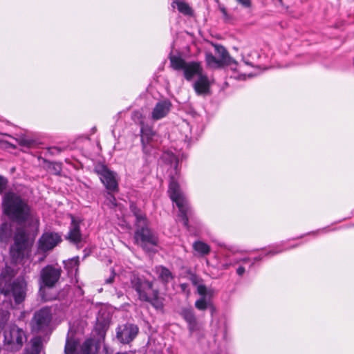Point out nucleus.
<instances>
[{"label": "nucleus", "instance_id": "nucleus-1", "mask_svg": "<svg viewBox=\"0 0 354 354\" xmlns=\"http://www.w3.org/2000/svg\"><path fill=\"white\" fill-rule=\"evenodd\" d=\"M3 212L8 218L22 227L37 230L39 218L28 201L14 192L5 194L2 201Z\"/></svg>", "mask_w": 354, "mask_h": 354}, {"label": "nucleus", "instance_id": "nucleus-2", "mask_svg": "<svg viewBox=\"0 0 354 354\" xmlns=\"http://www.w3.org/2000/svg\"><path fill=\"white\" fill-rule=\"evenodd\" d=\"M16 271L6 266L0 273V293L6 297H13L15 304H19L25 299L26 283L24 280L17 278Z\"/></svg>", "mask_w": 354, "mask_h": 354}, {"label": "nucleus", "instance_id": "nucleus-3", "mask_svg": "<svg viewBox=\"0 0 354 354\" xmlns=\"http://www.w3.org/2000/svg\"><path fill=\"white\" fill-rule=\"evenodd\" d=\"M130 208L136 217L135 242L144 250L151 251L153 248L158 245V239L148 228L146 217L141 210L133 204L131 205Z\"/></svg>", "mask_w": 354, "mask_h": 354}, {"label": "nucleus", "instance_id": "nucleus-4", "mask_svg": "<svg viewBox=\"0 0 354 354\" xmlns=\"http://www.w3.org/2000/svg\"><path fill=\"white\" fill-rule=\"evenodd\" d=\"M130 282L140 301L149 302L156 309L163 308L164 298L160 296L158 290H153L151 296L147 294V290L153 288V283L152 281L147 280L143 276L133 274L130 278Z\"/></svg>", "mask_w": 354, "mask_h": 354}, {"label": "nucleus", "instance_id": "nucleus-5", "mask_svg": "<svg viewBox=\"0 0 354 354\" xmlns=\"http://www.w3.org/2000/svg\"><path fill=\"white\" fill-rule=\"evenodd\" d=\"M169 193L171 199L174 202L179 209L178 216L181 218L183 224L188 226L187 214L189 212L188 203L184 194L180 191L178 179L175 176H171L169 185Z\"/></svg>", "mask_w": 354, "mask_h": 354}, {"label": "nucleus", "instance_id": "nucleus-6", "mask_svg": "<svg viewBox=\"0 0 354 354\" xmlns=\"http://www.w3.org/2000/svg\"><path fill=\"white\" fill-rule=\"evenodd\" d=\"M28 247V236L21 227L17 228L14 234V243L10 249V254L15 263L20 262L24 257Z\"/></svg>", "mask_w": 354, "mask_h": 354}, {"label": "nucleus", "instance_id": "nucleus-7", "mask_svg": "<svg viewBox=\"0 0 354 354\" xmlns=\"http://www.w3.org/2000/svg\"><path fill=\"white\" fill-rule=\"evenodd\" d=\"M170 62L174 70L183 71L184 77L188 81L192 80L194 76L199 77L203 73V68L199 62H187L178 56H171Z\"/></svg>", "mask_w": 354, "mask_h": 354}, {"label": "nucleus", "instance_id": "nucleus-8", "mask_svg": "<svg viewBox=\"0 0 354 354\" xmlns=\"http://www.w3.org/2000/svg\"><path fill=\"white\" fill-rule=\"evenodd\" d=\"M26 341V336L24 331L16 325L9 326L4 331V342L10 350L17 351L20 349Z\"/></svg>", "mask_w": 354, "mask_h": 354}, {"label": "nucleus", "instance_id": "nucleus-9", "mask_svg": "<svg viewBox=\"0 0 354 354\" xmlns=\"http://www.w3.org/2000/svg\"><path fill=\"white\" fill-rule=\"evenodd\" d=\"M62 270L60 268H55L52 266H47L44 268L40 273L41 281V288L46 286L53 288L59 279Z\"/></svg>", "mask_w": 354, "mask_h": 354}, {"label": "nucleus", "instance_id": "nucleus-10", "mask_svg": "<svg viewBox=\"0 0 354 354\" xmlns=\"http://www.w3.org/2000/svg\"><path fill=\"white\" fill-rule=\"evenodd\" d=\"M95 171L100 176L102 183L107 189L113 192L118 189V183L114 174L109 170L105 165H97L95 167Z\"/></svg>", "mask_w": 354, "mask_h": 354}, {"label": "nucleus", "instance_id": "nucleus-11", "mask_svg": "<svg viewBox=\"0 0 354 354\" xmlns=\"http://www.w3.org/2000/svg\"><path fill=\"white\" fill-rule=\"evenodd\" d=\"M138 327L133 324H126L118 328L117 338L123 344L133 341L138 333Z\"/></svg>", "mask_w": 354, "mask_h": 354}, {"label": "nucleus", "instance_id": "nucleus-12", "mask_svg": "<svg viewBox=\"0 0 354 354\" xmlns=\"http://www.w3.org/2000/svg\"><path fill=\"white\" fill-rule=\"evenodd\" d=\"M62 241L61 236L55 232H46L39 239V250L46 252L53 249Z\"/></svg>", "mask_w": 354, "mask_h": 354}, {"label": "nucleus", "instance_id": "nucleus-13", "mask_svg": "<svg viewBox=\"0 0 354 354\" xmlns=\"http://www.w3.org/2000/svg\"><path fill=\"white\" fill-rule=\"evenodd\" d=\"M51 320V310L49 308H43L34 316L32 328L35 330H41L46 327Z\"/></svg>", "mask_w": 354, "mask_h": 354}, {"label": "nucleus", "instance_id": "nucleus-14", "mask_svg": "<svg viewBox=\"0 0 354 354\" xmlns=\"http://www.w3.org/2000/svg\"><path fill=\"white\" fill-rule=\"evenodd\" d=\"M153 270L157 277V280L163 285L165 288H167L168 284L174 279L172 272L163 266H156Z\"/></svg>", "mask_w": 354, "mask_h": 354}, {"label": "nucleus", "instance_id": "nucleus-15", "mask_svg": "<svg viewBox=\"0 0 354 354\" xmlns=\"http://www.w3.org/2000/svg\"><path fill=\"white\" fill-rule=\"evenodd\" d=\"M140 133L141 142L145 150L147 149V145H153L154 142H158V136L148 125L142 123Z\"/></svg>", "mask_w": 354, "mask_h": 354}, {"label": "nucleus", "instance_id": "nucleus-16", "mask_svg": "<svg viewBox=\"0 0 354 354\" xmlns=\"http://www.w3.org/2000/svg\"><path fill=\"white\" fill-rule=\"evenodd\" d=\"M171 107V104L169 100L158 102L151 112V118L155 120H158L165 117L169 112Z\"/></svg>", "mask_w": 354, "mask_h": 354}, {"label": "nucleus", "instance_id": "nucleus-17", "mask_svg": "<svg viewBox=\"0 0 354 354\" xmlns=\"http://www.w3.org/2000/svg\"><path fill=\"white\" fill-rule=\"evenodd\" d=\"M99 336L97 344H95L93 339H88L83 343L81 348L82 354H93L98 349L100 342L105 337V331L101 330L99 332Z\"/></svg>", "mask_w": 354, "mask_h": 354}, {"label": "nucleus", "instance_id": "nucleus-18", "mask_svg": "<svg viewBox=\"0 0 354 354\" xmlns=\"http://www.w3.org/2000/svg\"><path fill=\"white\" fill-rule=\"evenodd\" d=\"M210 84L208 77L203 73L194 82V88L198 95H205L209 91Z\"/></svg>", "mask_w": 354, "mask_h": 354}, {"label": "nucleus", "instance_id": "nucleus-19", "mask_svg": "<svg viewBox=\"0 0 354 354\" xmlns=\"http://www.w3.org/2000/svg\"><path fill=\"white\" fill-rule=\"evenodd\" d=\"M198 294L201 296V297L196 301L195 306L200 310H205L208 306L207 297H211L213 295V290L211 289H207L205 286H199Z\"/></svg>", "mask_w": 354, "mask_h": 354}, {"label": "nucleus", "instance_id": "nucleus-20", "mask_svg": "<svg viewBox=\"0 0 354 354\" xmlns=\"http://www.w3.org/2000/svg\"><path fill=\"white\" fill-rule=\"evenodd\" d=\"M71 242L78 245L82 240V234L80 229V223L73 217H72L71 224L69 232L66 236Z\"/></svg>", "mask_w": 354, "mask_h": 354}, {"label": "nucleus", "instance_id": "nucleus-21", "mask_svg": "<svg viewBox=\"0 0 354 354\" xmlns=\"http://www.w3.org/2000/svg\"><path fill=\"white\" fill-rule=\"evenodd\" d=\"M181 316L188 324V328L190 332L197 329V322L194 313L191 308H183L180 313Z\"/></svg>", "mask_w": 354, "mask_h": 354}, {"label": "nucleus", "instance_id": "nucleus-22", "mask_svg": "<svg viewBox=\"0 0 354 354\" xmlns=\"http://www.w3.org/2000/svg\"><path fill=\"white\" fill-rule=\"evenodd\" d=\"M216 57H218L225 65H231L236 62L230 56L227 50L221 45L214 44Z\"/></svg>", "mask_w": 354, "mask_h": 354}, {"label": "nucleus", "instance_id": "nucleus-23", "mask_svg": "<svg viewBox=\"0 0 354 354\" xmlns=\"http://www.w3.org/2000/svg\"><path fill=\"white\" fill-rule=\"evenodd\" d=\"M205 62L207 66L211 68H218L225 66L218 57L214 56L212 53L208 52L205 53Z\"/></svg>", "mask_w": 354, "mask_h": 354}, {"label": "nucleus", "instance_id": "nucleus-24", "mask_svg": "<svg viewBox=\"0 0 354 354\" xmlns=\"http://www.w3.org/2000/svg\"><path fill=\"white\" fill-rule=\"evenodd\" d=\"M12 234V227L8 223H3L0 226V241L7 243Z\"/></svg>", "mask_w": 354, "mask_h": 354}, {"label": "nucleus", "instance_id": "nucleus-25", "mask_svg": "<svg viewBox=\"0 0 354 354\" xmlns=\"http://www.w3.org/2000/svg\"><path fill=\"white\" fill-rule=\"evenodd\" d=\"M176 6L178 10L186 15L192 14V9L189 5L184 1L174 0L171 3V6L175 7Z\"/></svg>", "mask_w": 354, "mask_h": 354}, {"label": "nucleus", "instance_id": "nucleus-26", "mask_svg": "<svg viewBox=\"0 0 354 354\" xmlns=\"http://www.w3.org/2000/svg\"><path fill=\"white\" fill-rule=\"evenodd\" d=\"M193 248L201 256L207 255L210 252V247L205 243L201 241L194 242L193 243Z\"/></svg>", "mask_w": 354, "mask_h": 354}, {"label": "nucleus", "instance_id": "nucleus-27", "mask_svg": "<svg viewBox=\"0 0 354 354\" xmlns=\"http://www.w3.org/2000/svg\"><path fill=\"white\" fill-rule=\"evenodd\" d=\"M64 266L68 272H71V274L73 271L76 272L79 266V257H73L68 259L67 261H64Z\"/></svg>", "mask_w": 354, "mask_h": 354}, {"label": "nucleus", "instance_id": "nucleus-28", "mask_svg": "<svg viewBox=\"0 0 354 354\" xmlns=\"http://www.w3.org/2000/svg\"><path fill=\"white\" fill-rule=\"evenodd\" d=\"M77 346V342L67 339L64 349L65 354H79Z\"/></svg>", "mask_w": 354, "mask_h": 354}, {"label": "nucleus", "instance_id": "nucleus-29", "mask_svg": "<svg viewBox=\"0 0 354 354\" xmlns=\"http://www.w3.org/2000/svg\"><path fill=\"white\" fill-rule=\"evenodd\" d=\"M41 351V342L35 338L32 340V354H39Z\"/></svg>", "mask_w": 354, "mask_h": 354}, {"label": "nucleus", "instance_id": "nucleus-30", "mask_svg": "<svg viewBox=\"0 0 354 354\" xmlns=\"http://www.w3.org/2000/svg\"><path fill=\"white\" fill-rule=\"evenodd\" d=\"M106 205H107L109 207H113L116 206V200L115 196L111 194L110 192H108L106 196L105 201Z\"/></svg>", "mask_w": 354, "mask_h": 354}, {"label": "nucleus", "instance_id": "nucleus-31", "mask_svg": "<svg viewBox=\"0 0 354 354\" xmlns=\"http://www.w3.org/2000/svg\"><path fill=\"white\" fill-rule=\"evenodd\" d=\"M190 280L192 283V284L195 286H196L197 288V292L198 293V286H205L203 283H202V279L198 278V277L195 276V275H193L190 277Z\"/></svg>", "mask_w": 354, "mask_h": 354}, {"label": "nucleus", "instance_id": "nucleus-32", "mask_svg": "<svg viewBox=\"0 0 354 354\" xmlns=\"http://www.w3.org/2000/svg\"><path fill=\"white\" fill-rule=\"evenodd\" d=\"M7 184L8 180L5 177L0 176V194L3 193L6 189Z\"/></svg>", "mask_w": 354, "mask_h": 354}, {"label": "nucleus", "instance_id": "nucleus-33", "mask_svg": "<svg viewBox=\"0 0 354 354\" xmlns=\"http://www.w3.org/2000/svg\"><path fill=\"white\" fill-rule=\"evenodd\" d=\"M236 2L243 8H249L252 6L251 0H236Z\"/></svg>", "mask_w": 354, "mask_h": 354}, {"label": "nucleus", "instance_id": "nucleus-34", "mask_svg": "<svg viewBox=\"0 0 354 354\" xmlns=\"http://www.w3.org/2000/svg\"><path fill=\"white\" fill-rule=\"evenodd\" d=\"M33 142L31 140L21 138L19 140V145L24 147H30L32 145Z\"/></svg>", "mask_w": 354, "mask_h": 354}, {"label": "nucleus", "instance_id": "nucleus-35", "mask_svg": "<svg viewBox=\"0 0 354 354\" xmlns=\"http://www.w3.org/2000/svg\"><path fill=\"white\" fill-rule=\"evenodd\" d=\"M218 8H219V10L221 11V12L223 14V18L225 19V20L230 19V17L229 15L227 14L226 8L224 7V6L219 4Z\"/></svg>", "mask_w": 354, "mask_h": 354}, {"label": "nucleus", "instance_id": "nucleus-36", "mask_svg": "<svg viewBox=\"0 0 354 354\" xmlns=\"http://www.w3.org/2000/svg\"><path fill=\"white\" fill-rule=\"evenodd\" d=\"M168 156H170L171 163V164L173 162L174 163V169L177 171V167H178V158L174 154H171V155L168 154Z\"/></svg>", "mask_w": 354, "mask_h": 354}, {"label": "nucleus", "instance_id": "nucleus-37", "mask_svg": "<svg viewBox=\"0 0 354 354\" xmlns=\"http://www.w3.org/2000/svg\"><path fill=\"white\" fill-rule=\"evenodd\" d=\"M245 271V268H244V267H243V266H240V267H239V268H238V269L236 270V272H237V274H238L239 276L243 275V274H244Z\"/></svg>", "mask_w": 354, "mask_h": 354}, {"label": "nucleus", "instance_id": "nucleus-38", "mask_svg": "<svg viewBox=\"0 0 354 354\" xmlns=\"http://www.w3.org/2000/svg\"><path fill=\"white\" fill-rule=\"evenodd\" d=\"M249 261H250V258L247 257V258H243V259H240L239 261H236V263H238L239 261H242L243 263H246V262H248Z\"/></svg>", "mask_w": 354, "mask_h": 354}, {"label": "nucleus", "instance_id": "nucleus-39", "mask_svg": "<svg viewBox=\"0 0 354 354\" xmlns=\"http://www.w3.org/2000/svg\"><path fill=\"white\" fill-rule=\"evenodd\" d=\"M261 259H262V258H261V257H260V256H259V257H255V258L254 259V261H259V260H261Z\"/></svg>", "mask_w": 354, "mask_h": 354}, {"label": "nucleus", "instance_id": "nucleus-40", "mask_svg": "<svg viewBox=\"0 0 354 354\" xmlns=\"http://www.w3.org/2000/svg\"><path fill=\"white\" fill-rule=\"evenodd\" d=\"M112 281H113V278L112 277H110L109 279H108L106 280V282L109 283H111Z\"/></svg>", "mask_w": 354, "mask_h": 354}, {"label": "nucleus", "instance_id": "nucleus-41", "mask_svg": "<svg viewBox=\"0 0 354 354\" xmlns=\"http://www.w3.org/2000/svg\"><path fill=\"white\" fill-rule=\"evenodd\" d=\"M229 266H230V264H227V263L224 264V265L223 266V267L225 269L228 268V267H229Z\"/></svg>", "mask_w": 354, "mask_h": 354}, {"label": "nucleus", "instance_id": "nucleus-42", "mask_svg": "<svg viewBox=\"0 0 354 354\" xmlns=\"http://www.w3.org/2000/svg\"><path fill=\"white\" fill-rule=\"evenodd\" d=\"M104 350L105 351V352H106V354H109V353H108V351H107V348H106V346H104Z\"/></svg>", "mask_w": 354, "mask_h": 354}, {"label": "nucleus", "instance_id": "nucleus-43", "mask_svg": "<svg viewBox=\"0 0 354 354\" xmlns=\"http://www.w3.org/2000/svg\"><path fill=\"white\" fill-rule=\"evenodd\" d=\"M278 253V252H273V251H270L269 254H277Z\"/></svg>", "mask_w": 354, "mask_h": 354}, {"label": "nucleus", "instance_id": "nucleus-44", "mask_svg": "<svg viewBox=\"0 0 354 354\" xmlns=\"http://www.w3.org/2000/svg\"><path fill=\"white\" fill-rule=\"evenodd\" d=\"M181 287L183 289H184L186 287V284H185V283L181 284Z\"/></svg>", "mask_w": 354, "mask_h": 354}, {"label": "nucleus", "instance_id": "nucleus-45", "mask_svg": "<svg viewBox=\"0 0 354 354\" xmlns=\"http://www.w3.org/2000/svg\"><path fill=\"white\" fill-rule=\"evenodd\" d=\"M116 354H128V353H118Z\"/></svg>", "mask_w": 354, "mask_h": 354}, {"label": "nucleus", "instance_id": "nucleus-46", "mask_svg": "<svg viewBox=\"0 0 354 354\" xmlns=\"http://www.w3.org/2000/svg\"><path fill=\"white\" fill-rule=\"evenodd\" d=\"M278 1H279V2L281 4H282V0H278Z\"/></svg>", "mask_w": 354, "mask_h": 354}]
</instances>
